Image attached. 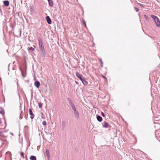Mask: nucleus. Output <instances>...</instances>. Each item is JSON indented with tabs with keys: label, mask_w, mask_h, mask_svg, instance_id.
<instances>
[{
	"label": "nucleus",
	"mask_w": 160,
	"mask_h": 160,
	"mask_svg": "<svg viewBox=\"0 0 160 160\" xmlns=\"http://www.w3.org/2000/svg\"><path fill=\"white\" fill-rule=\"evenodd\" d=\"M144 16H145V17H146V15H144Z\"/></svg>",
	"instance_id": "nucleus-34"
},
{
	"label": "nucleus",
	"mask_w": 160,
	"mask_h": 160,
	"mask_svg": "<svg viewBox=\"0 0 160 160\" xmlns=\"http://www.w3.org/2000/svg\"><path fill=\"white\" fill-rule=\"evenodd\" d=\"M102 125H103V127L105 128H108L109 127V123L108 122H107L106 121H104L103 122V123L102 124Z\"/></svg>",
	"instance_id": "nucleus-5"
},
{
	"label": "nucleus",
	"mask_w": 160,
	"mask_h": 160,
	"mask_svg": "<svg viewBox=\"0 0 160 160\" xmlns=\"http://www.w3.org/2000/svg\"><path fill=\"white\" fill-rule=\"evenodd\" d=\"M31 160H36V157L34 156H31L30 158Z\"/></svg>",
	"instance_id": "nucleus-15"
},
{
	"label": "nucleus",
	"mask_w": 160,
	"mask_h": 160,
	"mask_svg": "<svg viewBox=\"0 0 160 160\" xmlns=\"http://www.w3.org/2000/svg\"><path fill=\"white\" fill-rule=\"evenodd\" d=\"M46 20H47V23L48 24H51V23H52L50 17L49 16H47L46 17Z\"/></svg>",
	"instance_id": "nucleus-8"
},
{
	"label": "nucleus",
	"mask_w": 160,
	"mask_h": 160,
	"mask_svg": "<svg viewBox=\"0 0 160 160\" xmlns=\"http://www.w3.org/2000/svg\"><path fill=\"white\" fill-rule=\"evenodd\" d=\"M49 5L51 7H52L53 6V4L52 0H48Z\"/></svg>",
	"instance_id": "nucleus-13"
},
{
	"label": "nucleus",
	"mask_w": 160,
	"mask_h": 160,
	"mask_svg": "<svg viewBox=\"0 0 160 160\" xmlns=\"http://www.w3.org/2000/svg\"><path fill=\"white\" fill-rule=\"evenodd\" d=\"M25 118L26 119H28V114H27V115H26L25 116Z\"/></svg>",
	"instance_id": "nucleus-26"
},
{
	"label": "nucleus",
	"mask_w": 160,
	"mask_h": 160,
	"mask_svg": "<svg viewBox=\"0 0 160 160\" xmlns=\"http://www.w3.org/2000/svg\"><path fill=\"white\" fill-rule=\"evenodd\" d=\"M103 78H105V79H107V78H106L105 77L103 76Z\"/></svg>",
	"instance_id": "nucleus-31"
},
{
	"label": "nucleus",
	"mask_w": 160,
	"mask_h": 160,
	"mask_svg": "<svg viewBox=\"0 0 160 160\" xmlns=\"http://www.w3.org/2000/svg\"><path fill=\"white\" fill-rule=\"evenodd\" d=\"M97 120L99 122H101L102 120V117L99 115H97Z\"/></svg>",
	"instance_id": "nucleus-12"
},
{
	"label": "nucleus",
	"mask_w": 160,
	"mask_h": 160,
	"mask_svg": "<svg viewBox=\"0 0 160 160\" xmlns=\"http://www.w3.org/2000/svg\"><path fill=\"white\" fill-rule=\"evenodd\" d=\"M46 153L48 158L50 157V155L49 153V151L48 149H47L46 150Z\"/></svg>",
	"instance_id": "nucleus-16"
},
{
	"label": "nucleus",
	"mask_w": 160,
	"mask_h": 160,
	"mask_svg": "<svg viewBox=\"0 0 160 160\" xmlns=\"http://www.w3.org/2000/svg\"><path fill=\"white\" fill-rule=\"evenodd\" d=\"M22 0H21V3L22 4Z\"/></svg>",
	"instance_id": "nucleus-33"
},
{
	"label": "nucleus",
	"mask_w": 160,
	"mask_h": 160,
	"mask_svg": "<svg viewBox=\"0 0 160 160\" xmlns=\"http://www.w3.org/2000/svg\"><path fill=\"white\" fill-rule=\"evenodd\" d=\"M41 115H42L41 117V118L42 119L44 118V115L42 113H41Z\"/></svg>",
	"instance_id": "nucleus-23"
},
{
	"label": "nucleus",
	"mask_w": 160,
	"mask_h": 160,
	"mask_svg": "<svg viewBox=\"0 0 160 160\" xmlns=\"http://www.w3.org/2000/svg\"><path fill=\"white\" fill-rule=\"evenodd\" d=\"M134 9H135V10L136 11V12H138V10H139V9L138 8H137L136 7H134Z\"/></svg>",
	"instance_id": "nucleus-22"
},
{
	"label": "nucleus",
	"mask_w": 160,
	"mask_h": 160,
	"mask_svg": "<svg viewBox=\"0 0 160 160\" xmlns=\"http://www.w3.org/2000/svg\"><path fill=\"white\" fill-rule=\"evenodd\" d=\"M74 114L75 116V117L76 118L78 119L79 118V113L77 111L74 112Z\"/></svg>",
	"instance_id": "nucleus-6"
},
{
	"label": "nucleus",
	"mask_w": 160,
	"mask_h": 160,
	"mask_svg": "<svg viewBox=\"0 0 160 160\" xmlns=\"http://www.w3.org/2000/svg\"><path fill=\"white\" fill-rule=\"evenodd\" d=\"M83 22H84V24L85 26V27H86V24L85 21H83Z\"/></svg>",
	"instance_id": "nucleus-28"
},
{
	"label": "nucleus",
	"mask_w": 160,
	"mask_h": 160,
	"mask_svg": "<svg viewBox=\"0 0 160 160\" xmlns=\"http://www.w3.org/2000/svg\"><path fill=\"white\" fill-rule=\"evenodd\" d=\"M100 61H101V67H103L102 61V60H100Z\"/></svg>",
	"instance_id": "nucleus-25"
},
{
	"label": "nucleus",
	"mask_w": 160,
	"mask_h": 160,
	"mask_svg": "<svg viewBox=\"0 0 160 160\" xmlns=\"http://www.w3.org/2000/svg\"><path fill=\"white\" fill-rule=\"evenodd\" d=\"M22 76L23 77H25V76H24V75H23V73H22Z\"/></svg>",
	"instance_id": "nucleus-29"
},
{
	"label": "nucleus",
	"mask_w": 160,
	"mask_h": 160,
	"mask_svg": "<svg viewBox=\"0 0 160 160\" xmlns=\"http://www.w3.org/2000/svg\"><path fill=\"white\" fill-rule=\"evenodd\" d=\"M0 113H1L2 115L4 114V110L2 108H0Z\"/></svg>",
	"instance_id": "nucleus-14"
},
{
	"label": "nucleus",
	"mask_w": 160,
	"mask_h": 160,
	"mask_svg": "<svg viewBox=\"0 0 160 160\" xmlns=\"http://www.w3.org/2000/svg\"><path fill=\"white\" fill-rule=\"evenodd\" d=\"M40 50H41V52H42V53H44L45 51H44V47L41 48H40Z\"/></svg>",
	"instance_id": "nucleus-17"
},
{
	"label": "nucleus",
	"mask_w": 160,
	"mask_h": 160,
	"mask_svg": "<svg viewBox=\"0 0 160 160\" xmlns=\"http://www.w3.org/2000/svg\"><path fill=\"white\" fill-rule=\"evenodd\" d=\"M42 124L43 125L46 126L47 125V123L46 121H43L42 122Z\"/></svg>",
	"instance_id": "nucleus-19"
},
{
	"label": "nucleus",
	"mask_w": 160,
	"mask_h": 160,
	"mask_svg": "<svg viewBox=\"0 0 160 160\" xmlns=\"http://www.w3.org/2000/svg\"><path fill=\"white\" fill-rule=\"evenodd\" d=\"M21 157H22L23 158H24V154H23V152H21Z\"/></svg>",
	"instance_id": "nucleus-21"
},
{
	"label": "nucleus",
	"mask_w": 160,
	"mask_h": 160,
	"mask_svg": "<svg viewBox=\"0 0 160 160\" xmlns=\"http://www.w3.org/2000/svg\"><path fill=\"white\" fill-rule=\"evenodd\" d=\"M4 4L6 6H8L9 4V2L8 0H6L3 1Z\"/></svg>",
	"instance_id": "nucleus-11"
},
{
	"label": "nucleus",
	"mask_w": 160,
	"mask_h": 160,
	"mask_svg": "<svg viewBox=\"0 0 160 160\" xmlns=\"http://www.w3.org/2000/svg\"><path fill=\"white\" fill-rule=\"evenodd\" d=\"M38 106L39 108H41L42 107V104L41 103H39Z\"/></svg>",
	"instance_id": "nucleus-20"
},
{
	"label": "nucleus",
	"mask_w": 160,
	"mask_h": 160,
	"mask_svg": "<svg viewBox=\"0 0 160 160\" xmlns=\"http://www.w3.org/2000/svg\"><path fill=\"white\" fill-rule=\"evenodd\" d=\"M81 81H82V83L84 85H87V84L88 82L86 81V80L84 78L82 79L81 80Z\"/></svg>",
	"instance_id": "nucleus-10"
},
{
	"label": "nucleus",
	"mask_w": 160,
	"mask_h": 160,
	"mask_svg": "<svg viewBox=\"0 0 160 160\" xmlns=\"http://www.w3.org/2000/svg\"><path fill=\"white\" fill-rule=\"evenodd\" d=\"M101 114H102V116L103 117H105V115L104 113L103 112H101Z\"/></svg>",
	"instance_id": "nucleus-24"
},
{
	"label": "nucleus",
	"mask_w": 160,
	"mask_h": 160,
	"mask_svg": "<svg viewBox=\"0 0 160 160\" xmlns=\"http://www.w3.org/2000/svg\"><path fill=\"white\" fill-rule=\"evenodd\" d=\"M62 125L63 126H64L65 125V122H63L62 123Z\"/></svg>",
	"instance_id": "nucleus-27"
},
{
	"label": "nucleus",
	"mask_w": 160,
	"mask_h": 160,
	"mask_svg": "<svg viewBox=\"0 0 160 160\" xmlns=\"http://www.w3.org/2000/svg\"><path fill=\"white\" fill-rule=\"evenodd\" d=\"M76 82V83L77 84H78V82H77L76 81V82Z\"/></svg>",
	"instance_id": "nucleus-32"
},
{
	"label": "nucleus",
	"mask_w": 160,
	"mask_h": 160,
	"mask_svg": "<svg viewBox=\"0 0 160 160\" xmlns=\"http://www.w3.org/2000/svg\"><path fill=\"white\" fill-rule=\"evenodd\" d=\"M76 75L77 77L78 78H79L81 80L84 78L82 74H80L78 72H76Z\"/></svg>",
	"instance_id": "nucleus-3"
},
{
	"label": "nucleus",
	"mask_w": 160,
	"mask_h": 160,
	"mask_svg": "<svg viewBox=\"0 0 160 160\" xmlns=\"http://www.w3.org/2000/svg\"><path fill=\"white\" fill-rule=\"evenodd\" d=\"M151 17L154 20V22L155 23L156 26L158 27H160V22L157 16L153 15H151Z\"/></svg>",
	"instance_id": "nucleus-1"
},
{
	"label": "nucleus",
	"mask_w": 160,
	"mask_h": 160,
	"mask_svg": "<svg viewBox=\"0 0 160 160\" xmlns=\"http://www.w3.org/2000/svg\"><path fill=\"white\" fill-rule=\"evenodd\" d=\"M39 48L43 47V44L42 39L39 38L38 40Z\"/></svg>",
	"instance_id": "nucleus-7"
},
{
	"label": "nucleus",
	"mask_w": 160,
	"mask_h": 160,
	"mask_svg": "<svg viewBox=\"0 0 160 160\" xmlns=\"http://www.w3.org/2000/svg\"><path fill=\"white\" fill-rule=\"evenodd\" d=\"M29 49L30 50H31L32 51H34L35 50V49L34 48H32V47H30L29 48Z\"/></svg>",
	"instance_id": "nucleus-18"
},
{
	"label": "nucleus",
	"mask_w": 160,
	"mask_h": 160,
	"mask_svg": "<svg viewBox=\"0 0 160 160\" xmlns=\"http://www.w3.org/2000/svg\"><path fill=\"white\" fill-rule=\"evenodd\" d=\"M2 132H0V134H2Z\"/></svg>",
	"instance_id": "nucleus-30"
},
{
	"label": "nucleus",
	"mask_w": 160,
	"mask_h": 160,
	"mask_svg": "<svg viewBox=\"0 0 160 160\" xmlns=\"http://www.w3.org/2000/svg\"><path fill=\"white\" fill-rule=\"evenodd\" d=\"M29 112L30 115H31V116L30 117V118L31 119H33L34 117V115L33 114V112L32 111V110L31 108H30L29 109Z\"/></svg>",
	"instance_id": "nucleus-4"
},
{
	"label": "nucleus",
	"mask_w": 160,
	"mask_h": 160,
	"mask_svg": "<svg viewBox=\"0 0 160 160\" xmlns=\"http://www.w3.org/2000/svg\"><path fill=\"white\" fill-rule=\"evenodd\" d=\"M35 86L37 88H38L40 85V82L38 81H36L34 82Z\"/></svg>",
	"instance_id": "nucleus-9"
},
{
	"label": "nucleus",
	"mask_w": 160,
	"mask_h": 160,
	"mask_svg": "<svg viewBox=\"0 0 160 160\" xmlns=\"http://www.w3.org/2000/svg\"><path fill=\"white\" fill-rule=\"evenodd\" d=\"M67 99L68 100V103L72 107V109L73 110V112H74L77 111L76 107H75L74 104L72 102L71 100L68 98H67Z\"/></svg>",
	"instance_id": "nucleus-2"
}]
</instances>
